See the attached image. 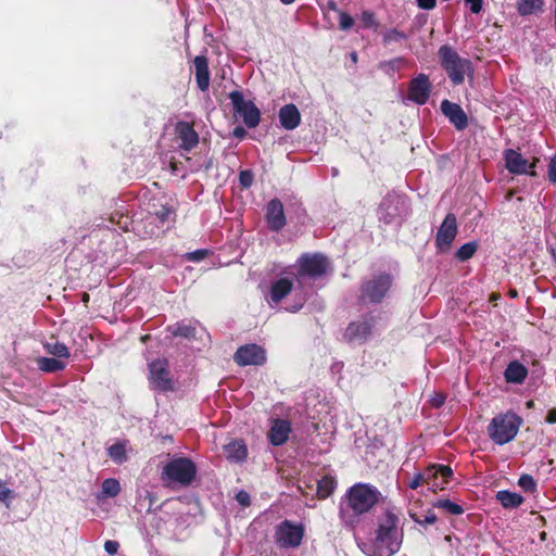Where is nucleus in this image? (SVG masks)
<instances>
[{"label": "nucleus", "instance_id": "f257e3e1", "mask_svg": "<svg viewBox=\"0 0 556 556\" xmlns=\"http://www.w3.org/2000/svg\"><path fill=\"white\" fill-rule=\"evenodd\" d=\"M332 270L331 262L321 253H304L298 261L296 266L288 274L295 278L301 296L298 304L286 307L287 311L298 312L305 303L308 293L312 291L311 281H315Z\"/></svg>", "mask_w": 556, "mask_h": 556}, {"label": "nucleus", "instance_id": "f03ea898", "mask_svg": "<svg viewBox=\"0 0 556 556\" xmlns=\"http://www.w3.org/2000/svg\"><path fill=\"white\" fill-rule=\"evenodd\" d=\"M396 511L388 509L379 519L374 541V556H392L401 547L403 533Z\"/></svg>", "mask_w": 556, "mask_h": 556}, {"label": "nucleus", "instance_id": "7ed1b4c3", "mask_svg": "<svg viewBox=\"0 0 556 556\" xmlns=\"http://www.w3.org/2000/svg\"><path fill=\"white\" fill-rule=\"evenodd\" d=\"M380 492L364 483L353 485L346 494V503H342L340 506V516L343 520H346L349 510L353 515H362L367 513L378 502Z\"/></svg>", "mask_w": 556, "mask_h": 556}, {"label": "nucleus", "instance_id": "20e7f679", "mask_svg": "<svg viewBox=\"0 0 556 556\" xmlns=\"http://www.w3.org/2000/svg\"><path fill=\"white\" fill-rule=\"evenodd\" d=\"M392 285V275L387 273L372 275L361 283L358 300L362 304H379L388 295Z\"/></svg>", "mask_w": 556, "mask_h": 556}, {"label": "nucleus", "instance_id": "39448f33", "mask_svg": "<svg viewBox=\"0 0 556 556\" xmlns=\"http://www.w3.org/2000/svg\"><path fill=\"white\" fill-rule=\"evenodd\" d=\"M521 424L522 419L515 413L500 414L491 420L488 432L494 443L503 445L515 439Z\"/></svg>", "mask_w": 556, "mask_h": 556}, {"label": "nucleus", "instance_id": "423d86ee", "mask_svg": "<svg viewBox=\"0 0 556 556\" xmlns=\"http://www.w3.org/2000/svg\"><path fill=\"white\" fill-rule=\"evenodd\" d=\"M441 65L447 73L448 78L454 85H460L465 76L471 72V62L463 59L447 45L440 47L438 51Z\"/></svg>", "mask_w": 556, "mask_h": 556}, {"label": "nucleus", "instance_id": "0eeeda50", "mask_svg": "<svg viewBox=\"0 0 556 556\" xmlns=\"http://www.w3.org/2000/svg\"><path fill=\"white\" fill-rule=\"evenodd\" d=\"M197 475L195 464L187 457H176L169 460L162 470V480L168 484L187 486Z\"/></svg>", "mask_w": 556, "mask_h": 556}, {"label": "nucleus", "instance_id": "6e6552de", "mask_svg": "<svg viewBox=\"0 0 556 556\" xmlns=\"http://www.w3.org/2000/svg\"><path fill=\"white\" fill-rule=\"evenodd\" d=\"M408 205L405 197L388 194L381 202L378 216L386 225L399 226L407 214Z\"/></svg>", "mask_w": 556, "mask_h": 556}, {"label": "nucleus", "instance_id": "1a4fd4ad", "mask_svg": "<svg viewBox=\"0 0 556 556\" xmlns=\"http://www.w3.org/2000/svg\"><path fill=\"white\" fill-rule=\"evenodd\" d=\"M175 212L172 207L162 205L161 208L150 211L141 222L147 236H159L169 229L175 222Z\"/></svg>", "mask_w": 556, "mask_h": 556}, {"label": "nucleus", "instance_id": "9d476101", "mask_svg": "<svg viewBox=\"0 0 556 556\" xmlns=\"http://www.w3.org/2000/svg\"><path fill=\"white\" fill-rule=\"evenodd\" d=\"M235 114L242 118L244 125L254 128L261 119V112L251 100H245L242 92L235 90L229 93Z\"/></svg>", "mask_w": 556, "mask_h": 556}, {"label": "nucleus", "instance_id": "9b49d317", "mask_svg": "<svg viewBox=\"0 0 556 556\" xmlns=\"http://www.w3.org/2000/svg\"><path fill=\"white\" fill-rule=\"evenodd\" d=\"M304 528L289 520L280 522L275 530V541L282 548H295L301 545Z\"/></svg>", "mask_w": 556, "mask_h": 556}, {"label": "nucleus", "instance_id": "f8f14e48", "mask_svg": "<svg viewBox=\"0 0 556 556\" xmlns=\"http://www.w3.org/2000/svg\"><path fill=\"white\" fill-rule=\"evenodd\" d=\"M377 325V318L369 314L361 320L352 321L345 329V338L351 342H364L372 333Z\"/></svg>", "mask_w": 556, "mask_h": 556}, {"label": "nucleus", "instance_id": "ddd939ff", "mask_svg": "<svg viewBox=\"0 0 556 556\" xmlns=\"http://www.w3.org/2000/svg\"><path fill=\"white\" fill-rule=\"evenodd\" d=\"M292 291L296 298L295 304H298L301 296V291L298 288L295 280L292 281L289 277L279 278L271 283L267 301L270 306L278 305L281 300Z\"/></svg>", "mask_w": 556, "mask_h": 556}, {"label": "nucleus", "instance_id": "4468645a", "mask_svg": "<svg viewBox=\"0 0 556 556\" xmlns=\"http://www.w3.org/2000/svg\"><path fill=\"white\" fill-rule=\"evenodd\" d=\"M233 359L239 366H258L265 363L266 353L265 350L257 344H245L237 350Z\"/></svg>", "mask_w": 556, "mask_h": 556}, {"label": "nucleus", "instance_id": "2eb2a0df", "mask_svg": "<svg viewBox=\"0 0 556 556\" xmlns=\"http://www.w3.org/2000/svg\"><path fill=\"white\" fill-rule=\"evenodd\" d=\"M430 92L429 77L426 74H419L409 83L407 99L418 105H424L429 100Z\"/></svg>", "mask_w": 556, "mask_h": 556}, {"label": "nucleus", "instance_id": "dca6fc26", "mask_svg": "<svg viewBox=\"0 0 556 556\" xmlns=\"http://www.w3.org/2000/svg\"><path fill=\"white\" fill-rule=\"evenodd\" d=\"M457 235V222L454 214L445 216L437 232L435 243L441 251H447Z\"/></svg>", "mask_w": 556, "mask_h": 556}, {"label": "nucleus", "instance_id": "f3484780", "mask_svg": "<svg viewBox=\"0 0 556 556\" xmlns=\"http://www.w3.org/2000/svg\"><path fill=\"white\" fill-rule=\"evenodd\" d=\"M505 166L514 175L529 174L535 176V164L529 162L517 151L508 149L504 152Z\"/></svg>", "mask_w": 556, "mask_h": 556}, {"label": "nucleus", "instance_id": "a211bd4d", "mask_svg": "<svg viewBox=\"0 0 556 556\" xmlns=\"http://www.w3.org/2000/svg\"><path fill=\"white\" fill-rule=\"evenodd\" d=\"M150 381L155 389L165 391L170 389L168 364L166 359H155L150 365Z\"/></svg>", "mask_w": 556, "mask_h": 556}, {"label": "nucleus", "instance_id": "6ab92c4d", "mask_svg": "<svg viewBox=\"0 0 556 556\" xmlns=\"http://www.w3.org/2000/svg\"><path fill=\"white\" fill-rule=\"evenodd\" d=\"M440 108L443 115L448 119L451 124L454 125L457 130H463L467 127L468 117L459 104L448 100H443Z\"/></svg>", "mask_w": 556, "mask_h": 556}, {"label": "nucleus", "instance_id": "aec40b11", "mask_svg": "<svg viewBox=\"0 0 556 556\" xmlns=\"http://www.w3.org/2000/svg\"><path fill=\"white\" fill-rule=\"evenodd\" d=\"M266 223L273 231H280L287 224L283 205L279 199H273L266 206Z\"/></svg>", "mask_w": 556, "mask_h": 556}, {"label": "nucleus", "instance_id": "412c9836", "mask_svg": "<svg viewBox=\"0 0 556 556\" xmlns=\"http://www.w3.org/2000/svg\"><path fill=\"white\" fill-rule=\"evenodd\" d=\"M176 135L179 139V148L184 151H190L199 143V135L187 122H178L176 125Z\"/></svg>", "mask_w": 556, "mask_h": 556}, {"label": "nucleus", "instance_id": "4be33fe9", "mask_svg": "<svg viewBox=\"0 0 556 556\" xmlns=\"http://www.w3.org/2000/svg\"><path fill=\"white\" fill-rule=\"evenodd\" d=\"M291 433V425L285 419H274L268 431V440L275 446L285 444Z\"/></svg>", "mask_w": 556, "mask_h": 556}, {"label": "nucleus", "instance_id": "5701e85b", "mask_svg": "<svg viewBox=\"0 0 556 556\" xmlns=\"http://www.w3.org/2000/svg\"><path fill=\"white\" fill-rule=\"evenodd\" d=\"M425 482L428 484L431 491L443 490V482H435L437 476H444L452 478L453 470L451 467L445 465H431L427 467L422 472Z\"/></svg>", "mask_w": 556, "mask_h": 556}, {"label": "nucleus", "instance_id": "b1692460", "mask_svg": "<svg viewBox=\"0 0 556 556\" xmlns=\"http://www.w3.org/2000/svg\"><path fill=\"white\" fill-rule=\"evenodd\" d=\"M280 125L287 130L295 129L301 123V114L296 105L286 104L278 114Z\"/></svg>", "mask_w": 556, "mask_h": 556}, {"label": "nucleus", "instance_id": "393cba45", "mask_svg": "<svg viewBox=\"0 0 556 556\" xmlns=\"http://www.w3.org/2000/svg\"><path fill=\"white\" fill-rule=\"evenodd\" d=\"M195 67V80L201 91H206L210 86V71L207 59L203 55H198L193 60Z\"/></svg>", "mask_w": 556, "mask_h": 556}, {"label": "nucleus", "instance_id": "a878e982", "mask_svg": "<svg viewBox=\"0 0 556 556\" xmlns=\"http://www.w3.org/2000/svg\"><path fill=\"white\" fill-rule=\"evenodd\" d=\"M528 376V368L518 361L510 362L505 371L504 377L508 383L520 384Z\"/></svg>", "mask_w": 556, "mask_h": 556}, {"label": "nucleus", "instance_id": "bb28decb", "mask_svg": "<svg viewBox=\"0 0 556 556\" xmlns=\"http://www.w3.org/2000/svg\"><path fill=\"white\" fill-rule=\"evenodd\" d=\"M224 451L227 459L235 463L243 462L248 455L247 445L241 440H235L226 444Z\"/></svg>", "mask_w": 556, "mask_h": 556}, {"label": "nucleus", "instance_id": "cd10ccee", "mask_svg": "<svg viewBox=\"0 0 556 556\" xmlns=\"http://www.w3.org/2000/svg\"><path fill=\"white\" fill-rule=\"evenodd\" d=\"M129 442L117 441L108 447V455L115 464H123L128 459Z\"/></svg>", "mask_w": 556, "mask_h": 556}, {"label": "nucleus", "instance_id": "c85d7f7f", "mask_svg": "<svg viewBox=\"0 0 556 556\" xmlns=\"http://www.w3.org/2000/svg\"><path fill=\"white\" fill-rule=\"evenodd\" d=\"M544 0H517L516 9L519 15L528 16L543 11Z\"/></svg>", "mask_w": 556, "mask_h": 556}, {"label": "nucleus", "instance_id": "c756f323", "mask_svg": "<svg viewBox=\"0 0 556 556\" xmlns=\"http://www.w3.org/2000/svg\"><path fill=\"white\" fill-rule=\"evenodd\" d=\"M496 500L503 505L505 508H516L520 506L523 502V497L518 493L510 492L507 490H502L496 493Z\"/></svg>", "mask_w": 556, "mask_h": 556}, {"label": "nucleus", "instance_id": "7c9ffc66", "mask_svg": "<svg viewBox=\"0 0 556 556\" xmlns=\"http://www.w3.org/2000/svg\"><path fill=\"white\" fill-rule=\"evenodd\" d=\"M38 368L45 372H58L65 368V363L52 357L37 358Z\"/></svg>", "mask_w": 556, "mask_h": 556}, {"label": "nucleus", "instance_id": "2f4dec72", "mask_svg": "<svg viewBox=\"0 0 556 556\" xmlns=\"http://www.w3.org/2000/svg\"><path fill=\"white\" fill-rule=\"evenodd\" d=\"M174 337L193 338L195 336V327L191 323H177L168 327Z\"/></svg>", "mask_w": 556, "mask_h": 556}, {"label": "nucleus", "instance_id": "473e14b6", "mask_svg": "<svg viewBox=\"0 0 556 556\" xmlns=\"http://www.w3.org/2000/svg\"><path fill=\"white\" fill-rule=\"evenodd\" d=\"M43 348L47 351V353L59 358H68L71 355L68 348L64 343L58 341L46 342L43 344Z\"/></svg>", "mask_w": 556, "mask_h": 556}, {"label": "nucleus", "instance_id": "72a5a7b5", "mask_svg": "<svg viewBox=\"0 0 556 556\" xmlns=\"http://www.w3.org/2000/svg\"><path fill=\"white\" fill-rule=\"evenodd\" d=\"M336 480L332 477L325 476L317 482V494L319 497H328L336 488Z\"/></svg>", "mask_w": 556, "mask_h": 556}, {"label": "nucleus", "instance_id": "f704fd0d", "mask_svg": "<svg viewBox=\"0 0 556 556\" xmlns=\"http://www.w3.org/2000/svg\"><path fill=\"white\" fill-rule=\"evenodd\" d=\"M121 491L119 482L114 478L103 480L101 485V494L106 497H115Z\"/></svg>", "mask_w": 556, "mask_h": 556}, {"label": "nucleus", "instance_id": "c9c22d12", "mask_svg": "<svg viewBox=\"0 0 556 556\" xmlns=\"http://www.w3.org/2000/svg\"><path fill=\"white\" fill-rule=\"evenodd\" d=\"M478 249V243L475 241L467 242L463 244L457 251L455 256L457 260L465 262L472 257V255L476 253Z\"/></svg>", "mask_w": 556, "mask_h": 556}, {"label": "nucleus", "instance_id": "e433bc0d", "mask_svg": "<svg viewBox=\"0 0 556 556\" xmlns=\"http://www.w3.org/2000/svg\"><path fill=\"white\" fill-rule=\"evenodd\" d=\"M435 507L441 508V509L445 510L446 513H448L451 515H455V516L462 515L464 513V509L460 505H458L450 500H439L435 503Z\"/></svg>", "mask_w": 556, "mask_h": 556}, {"label": "nucleus", "instance_id": "4c0bfd02", "mask_svg": "<svg viewBox=\"0 0 556 556\" xmlns=\"http://www.w3.org/2000/svg\"><path fill=\"white\" fill-rule=\"evenodd\" d=\"M406 38H407V36L404 33H402L395 28L389 29L383 34V42L386 45H390L392 42H399Z\"/></svg>", "mask_w": 556, "mask_h": 556}, {"label": "nucleus", "instance_id": "58836bf2", "mask_svg": "<svg viewBox=\"0 0 556 556\" xmlns=\"http://www.w3.org/2000/svg\"><path fill=\"white\" fill-rule=\"evenodd\" d=\"M518 485L525 491V492H534L536 490V482L530 475H521L518 480Z\"/></svg>", "mask_w": 556, "mask_h": 556}, {"label": "nucleus", "instance_id": "ea45409f", "mask_svg": "<svg viewBox=\"0 0 556 556\" xmlns=\"http://www.w3.org/2000/svg\"><path fill=\"white\" fill-rule=\"evenodd\" d=\"M14 498V493L7 486V483L0 480V502L3 503L7 507H10L12 500Z\"/></svg>", "mask_w": 556, "mask_h": 556}, {"label": "nucleus", "instance_id": "a19ab883", "mask_svg": "<svg viewBox=\"0 0 556 556\" xmlns=\"http://www.w3.org/2000/svg\"><path fill=\"white\" fill-rule=\"evenodd\" d=\"M254 180V174L252 170L245 169L239 173V182L242 188H249L252 186Z\"/></svg>", "mask_w": 556, "mask_h": 556}, {"label": "nucleus", "instance_id": "79ce46f5", "mask_svg": "<svg viewBox=\"0 0 556 556\" xmlns=\"http://www.w3.org/2000/svg\"><path fill=\"white\" fill-rule=\"evenodd\" d=\"M354 25V18L348 13L341 11L339 12V26L342 30H348L352 28Z\"/></svg>", "mask_w": 556, "mask_h": 556}, {"label": "nucleus", "instance_id": "37998d69", "mask_svg": "<svg viewBox=\"0 0 556 556\" xmlns=\"http://www.w3.org/2000/svg\"><path fill=\"white\" fill-rule=\"evenodd\" d=\"M406 63L405 59L396 58L391 61L380 64L381 68L388 67L389 71H400L401 67Z\"/></svg>", "mask_w": 556, "mask_h": 556}, {"label": "nucleus", "instance_id": "c03bdc74", "mask_svg": "<svg viewBox=\"0 0 556 556\" xmlns=\"http://www.w3.org/2000/svg\"><path fill=\"white\" fill-rule=\"evenodd\" d=\"M547 174L549 181L556 185V154L549 161Z\"/></svg>", "mask_w": 556, "mask_h": 556}, {"label": "nucleus", "instance_id": "a18cd8bd", "mask_svg": "<svg viewBox=\"0 0 556 556\" xmlns=\"http://www.w3.org/2000/svg\"><path fill=\"white\" fill-rule=\"evenodd\" d=\"M207 254L206 250H195L187 254V258L191 262H200Z\"/></svg>", "mask_w": 556, "mask_h": 556}, {"label": "nucleus", "instance_id": "49530a36", "mask_svg": "<svg viewBox=\"0 0 556 556\" xmlns=\"http://www.w3.org/2000/svg\"><path fill=\"white\" fill-rule=\"evenodd\" d=\"M422 483H426L425 482V477H422L421 472H417L414 475V477L412 478V480L409 481L408 483V486L412 489V490H416L418 486H420Z\"/></svg>", "mask_w": 556, "mask_h": 556}, {"label": "nucleus", "instance_id": "de8ad7c7", "mask_svg": "<svg viewBox=\"0 0 556 556\" xmlns=\"http://www.w3.org/2000/svg\"><path fill=\"white\" fill-rule=\"evenodd\" d=\"M415 521H416V522H418V523H420V525H422V526L433 525V523H435V521H437V516H435V514H434V513H432V511H428V513L425 515V517H424V519H422V520H420V519H416Z\"/></svg>", "mask_w": 556, "mask_h": 556}, {"label": "nucleus", "instance_id": "09e8293b", "mask_svg": "<svg viewBox=\"0 0 556 556\" xmlns=\"http://www.w3.org/2000/svg\"><path fill=\"white\" fill-rule=\"evenodd\" d=\"M119 544L116 541L108 540L104 543V549L109 555H115L118 551Z\"/></svg>", "mask_w": 556, "mask_h": 556}, {"label": "nucleus", "instance_id": "8fccbe9b", "mask_svg": "<svg viewBox=\"0 0 556 556\" xmlns=\"http://www.w3.org/2000/svg\"><path fill=\"white\" fill-rule=\"evenodd\" d=\"M472 13L478 14L482 10V0H465Z\"/></svg>", "mask_w": 556, "mask_h": 556}, {"label": "nucleus", "instance_id": "3c124183", "mask_svg": "<svg viewBox=\"0 0 556 556\" xmlns=\"http://www.w3.org/2000/svg\"><path fill=\"white\" fill-rule=\"evenodd\" d=\"M445 402V395L443 393H434L431 399L430 403L433 407H441Z\"/></svg>", "mask_w": 556, "mask_h": 556}, {"label": "nucleus", "instance_id": "603ef678", "mask_svg": "<svg viewBox=\"0 0 556 556\" xmlns=\"http://www.w3.org/2000/svg\"><path fill=\"white\" fill-rule=\"evenodd\" d=\"M362 22L367 27L374 26L375 25V15H374V13H371L369 11H364L362 13Z\"/></svg>", "mask_w": 556, "mask_h": 556}, {"label": "nucleus", "instance_id": "864d4df0", "mask_svg": "<svg viewBox=\"0 0 556 556\" xmlns=\"http://www.w3.org/2000/svg\"><path fill=\"white\" fill-rule=\"evenodd\" d=\"M236 500L242 506H249L250 505V495L245 491H239L236 494Z\"/></svg>", "mask_w": 556, "mask_h": 556}, {"label": "nucleus", "instance_id": "5fc2aeb1", "mask_svg": "<svg viewBox=\"0 0 556 556\" xmlns=\"http://www.w3.org/2000/svg\"><path fill=\"white\" fill-rule=\"evenodd\" d=\"M437 0H417V4L419 8L425 10H431L435 7Z\"/></svg>", "mask_w": 556, "mask_h": 556}, {"label": "nucleus", "instance_id": "6e6d98bb", "mask_svg": "<svg viewBox=\"0 0 556 556\" xmlns=\"http://www.w3.org/2000/svg\"><path fill=\"white\" fill-rule=\"evenodd\" d=\"M548 424H556V409H551L545 418Z\"/></svg>", "mask_w": 556, "mask_h": 556}, {"label": "nucleus", "instance_id": "4d7b16f0", "mask_svg": "<svg viewBox=\"0 0 556 556\" xmlns=\"http://www.w3.org/2000/svg\"><path fill=\"white\" fill-rule=\"evenodd\" d=\"M327 8H328V10H331V11H333V12H337L338 14H339V12H341V11L338 9V5H337L336 1H333V0L328 1V3H327Z\"/></svg>", "mask_w": 556, "mask_h": 556}, {"label": "nucleus", "instance_id": "13d9d810", "mask_svg": "<svg viewBox=\"0 0 556 556\" xmlns=\"http://www.w3.org/2000/svg\"><path fill=\"white\" fill-rule=\"evenodd\" d=\"M451 478L444 477V476H437L435 482H443V489L448 483Z\"/></svg>", "mask_w": 556, "mask_h": 556}, {"label": "nucleus", "instance_id": "bf43d9fd", "mask_svg": "<svg viewBox=\"0 0 556 556\" xmlns=\"http://www.w3.org/2000/svg\"><path fill=\"white\" fill-rule=\"evenodd\" d=\"M243 134H244V130H243V129H241V128H236V129H235V135H236L237 137H240V136H242Z\"/></svg>", "mask_w": 556, "mask_h": 556}, {"label": "nucleus", "instance_id": "052dcab7", "mask_svg": "<svg viewBox=\"0 0 556 556\" xmlns=\"http://www.w3.org/2000/svg\"><path fill=\"white\" fill-rule=\"evenodd\" d=\"M526 407H527V408H533V407H534V402H533L532 400L528 401V402L526 403Z\"/></svg>", "mask_w": 556, "mask_h": 556}, {"label": "nucleus", "instance_id": "680f3d73", "mask_svg": "<svg viewBox=\"0 0 556 556\" xmlns=\"http://www.w3.org/2000/svg\"><path fill=\"white\" fill-rule=\"evenodd\" d=\"M351 59H352V61H353L354 63L357 61V54H356V52H352V53H351Z\"/></svg>", "mask_w": 556, "mask_h": 556}, {"label": "nucleus", "instance_id": "e2e57ef3", "mask_svg": "<svg viewBox=\"0 0 556 556\" xmlns=\"http://www.w3.org/2000/svg\"><path fill=\"white\" fill-rule=\"evenodd\" d=\"M283 4H291L294 0H280Z\"/></svg>", "mask_w": 556, "mask_h": 556}, {"label": "nucleus", "instance_id": "0e129e2a", "mask_svg": "<svg viewBox=\"0 0 556 556\" xmlns=\"http://www.w3.org/2000/svg\"><path fill=\"white\" fill-rule=\"evenodd\" d=\"M89 300V295L87 293H84L83 295V301L84 302H87Z\"/></svg>", "mask_w": 556, "mask_h": 556}, {"label": "nucleus", "instance_id": "69168bd1", "mask_svg": "<svg viewBox=\"0 0 556 556\" xmlns=\"http://www.w3.org/2000/svg\"><path fill=\"white\" fill-rule=\"evenodd\" d=\"M545 535H546V533H545V532H542V533H541V539H542V540H544V539H545Z\"/></svg>", "mask_w": 556, "mask_h": 556}]
</instances>
